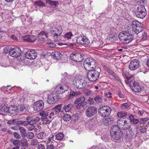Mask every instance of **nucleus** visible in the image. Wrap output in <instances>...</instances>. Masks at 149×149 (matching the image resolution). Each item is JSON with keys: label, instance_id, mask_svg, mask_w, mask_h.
Returning <instances> with one entry per match:
<instances>
[{"label": "nucleus", "instance_id": "1", "mask_svg": "<svg viewBox=\"0 0 149 149\" xmlns=\"http://www.w3.org/2000/svg\"><path fill=\"white\" fill-rule=\"evenodd\" d=\"M117 125L113 126L111 129L110 134L112 137L115 140L120 139L122 136L123 132L119 128L123 130L129 129L132 130L129 123L122 118H120L117 121Z\"/></svg>", "mask_w": 149, "mask_h": 149}, {"label": "nucleus", "instance_id": "2", "mask_svg": "<svg viewBox=\"0 0 149 149\" xmlns=\"http://www.w3.org/2000/svg\"><path fill=\"white\" fill-rule=\"evenodd\" d=\"M118 37L121 41L126 44H128L134 39L133 33H129L128 31L120 32L118 35Z\"/></svg>", "mask_w": 149, "mask_h": 149}, {"label": "nucleus", "instance_id": "3", "mask_svg": "<svg viewBox=\"0 0 149 149\" xmlns=\"http://www.w3.org/2000/svg\"><path fill=\"white\" fill-rule=\"evenodd\" d=\"M101 69L99 68H95L88 70L86 77L88 79L91 81L94 82L96 81L99 78Z\"/></svg>", "mask_w": 149, "mask_h": 149}, {"label": "nucleus", "instance_id": "4", "mask_svg": "<svg viewBox=\"0 0 149 149\" xmlns=\"http://www.w3.org/2000/svg\"><path fill=\"white\" fill-rule=\"evenodd\" d=\"M62 31L63 29L60 26L56 27L53 25L50 28V33L52 34V37L56 42L58 41L59 36L61 35Z\"/></svg>", "mask_w": 149, "mask_h": 149}, {"label": "nucleus", "instance_id": "5", "mask_svg": "<svg viewBox=\"0 0 149 149\" xmlns=\"http://www.w3.org/2000/svg\"><path fill=\"white\" fill-rule=\"evenodd\" d=\"M83 65L84 68L87 70L95 68L96 66L95 61L90 58H87L85 60Z\"/></svg>", "mask_w": 149, "mask_h": 149}, {"label": "nucleus", "instance_id": "6", "mask_svg": "<svg viewBox=\"0 0 149 149\" xmlns=\"http://www.w3.org/2000/svg\"><path fill=\"white\" fill-rule=\"evenodd\" d=\"M111 111V108L108 106H104L100 108L98 110V114L102 117L108 116Z\"/></svg>", "mask_w": 149, "mask_h": 149}, {"label": "nucleus", "instance_id": "7", "mask_svg": "<svg viewBox=\"0 0 149 149\" xmlns=\"http://www.w3.org/2000/svg\"><path fill=\"white\" fill-rule=\"evenodd\" d=\"M135 14L136 17L138 18L141 19L144 18L146 15V11L144 6L143 5L139 6L135 11Z\"/></svg>", "mask_w": 149, "mask_h": 149}, {"label": "nucleus", "instance_id": "8", "mask_svg": "<svg viewBox=\"0 0 149 149\" xmlns=\"http://www.w3.org/2000/svg\"><path fill=\"white\" fill-rule=\"evenodd\" d=\"M129 85L132 90L136 93H139L141 92L142 88L141 85H140L138 82H136L134 80L130 81Z\"/></svg>", "mask_w": 149, "mask_h": 149}, {"label": "nucleus", "instance_id": "9", "mask_svg": "<svg viewBox=\"0 0 149 149\" xmlns=\"http://www.w3.org/2000/svg\"><path fill=\"white\" fill-rule=\"evenodd\" d=\"M76 42L77 43L80 44L84 46L89 45L90 43V41L88 38L82 34L77 37Z\"/></svg>", "mask_w": 149, "mask_h": 149}, {"label": "nucleus", "instance_id": "10", "mask_svg": "<svg viewBox=\"0 0 149 149\" xmlns=\"http://www.w3.org/2000/svg\"><path fill=\"white\" fill-rule=\"evenodd\" d=\"M97 109L95 106L88 107L85 111V114L88 117L90 118L94 116L97 113Z\"/></svg>", "mask_w": 149, "mask_h": 149}, {"label": "nucleus", "instance_id": "11", "mask_svg": "<svg viewBox=\"0 0 149 149\" xmlns=\"http://www.w3.org/2000/svg\"><path fill=\"white\" fill-rule=\"evenodd\" d=\"M44 107V103L43 101L39 100L33 103V108L34 111H38L42 110Z\"/></svg>", "mask_w": 149, "mask_h": 149}, {"label": "nucleus", "instance_id": "12", "mask_svg": "<svg viewBox=\"0 0 149 149\" xmlns=\"http://www.w3.org/2000/svg\"><path fill=\"white\" fill-rule=\"evenodd\" d=\"M21 50L19 47L10 49L9 51V54L13 57H17L20 56L21 55Z\"/></svg>", "mask_w": 149, "mask_h": 149}, {"label": "nucleus", "instance_id": "13", "mask_svg": "<svg viewBox=\"0 0 149 149\" xmlns=\"http://www.w3.org/2000/svg\"><path fill=\"white\" fill-rule=\"evenodd\" d=\"M84 55L79 53L72 54L70 55V58L72 60L76 62H80L83 59Z\"/></svg>", "mask_w": 149, "mask_h": 149}, {"label": "nucleus", "instance_id": "14", "mask_svg": "<svg viewBox=\"0 0 149 149\" xmlns=\"http://www.w3.org/2000/svg\"><path fill=\"white\" fill-rule=\"evenodd\" d=\"M25 56L28 59H35L37 56V53L33 49L28 50L26 51L24 54Z\"/></svg>", "mask_w": 149, "mask_h": 149}, {"label": "nucleus", "instance_id": "15", "mask_svg": "<svg viewBox=\"0 0 149 149\" xmlns=\"http://www.w3.org/2000/svg\"><path fill=\"white\" fill-rule=\"evenodd\" d=\"M68 89V86L65 84L58 85L56 89V91L58 93L61 94L65 92H67Z\"/></svg>", "mask_w": 149, "mask_h": 149}, {"label": "nucleus", "instance_id": "16", "mask_svg": "<svg viewBox=\"0 0 149 149\" xmlns=\"http://www.w3.org/2000/svg\"><path fill=\"white\" fill-rule=\"evenodd\" d=\"M139 61L136 59L131 61L129 65V69L131 70H134L137 69L139 66Z\"/></svg>", "mask_w": 149, "mask_h": 149}, {"label": "nucleus", "instance_id": "17", "mask_svg": "<svg viewBox=\"0 0 149 149\" xmlns=\"http://www.w3.org/2000/svg\"><path fill=\"white\" fill-rule=\"evenodd\" d=\"M74 84L76 87L77 88L82 89L86 87L87 82L84 80H76L75 83Z\"/></svg>", "mask_w": 149, "mask_h": 149}, {"label": "nucleus", "instance_id": "18", "mask_svg": "<svg viewBox=\"0 0 149 149\" xmlns=\"http://www.w3.org/2000/svg\"><path fill=\"white\" fill-rule=\"evenodd\" d=\"M59 99V97L58 96H55L53 94H51L48 96L47 101L48 103L52 104L57 101Z\"/></svg>", "mask_w": 149, "mask_h": 149}, {"label": "nucleus", "instance_id": "19", "mask_svg": "<svg viewBox=\"0 0 149 149\" xmlns=\"http://www.w3.org/2000/svg\"><path fill=\"white\" fill-rule=\"evenodd\" d=\"M18 111L17 107L15 106H10L8 107V113L12 116H15L17 113Z\"/></svg>", "mask_w": 149, "mask_h": 149}, {"label": "nucleus", "instance_id": "20", "mask_svg": "<svg viewBox=\"0 0 149 149\" xmlns=\"http://www.w3.org/2000/svg\"><path fill=\"white\" fill-rule=\"evenodd\" d=\"M46 3L48 4L49 6H52L53 8H54L57 6L59 3L58 1H52L51 0H46Z\"/></svg>", "mask_w": 149, "mask_h": 149}, {"label": "nucleus", "instance_id": "21", "mask_svg": "<svg viewBox=\"0 0 149 149\" xmlns=\"http://www.w3.org/2000/svg\"><path fill=\"white\" fill-rule=\"evenodd\" d=\"M47 32L42 31L38 34V37L39 40H42L44 39L47 38Z\"/></svg>", "mask_w": 149, "mask_h": 149}, {"label": "nucleus", "instance_id": "22", "mask_svg": "<svg viewBox=\"0 0 149 149\" xmlns=\"http://www.w3.org/2000/svg\"><path fill=\"white\" fill-rule=\"evenodd\" d=\"M36 37L34 36L29 35L25 36L24 40L27 42H33L36 40Z\"/></svg>", "mask_w": 149, "mask_h": 149}, {"label": "nucleus", "instance_id": "23", "mask_svg": "<svg viewBox=\"0 0 149 149\" xmlns=\"http://www.w3.org/2000/svg\"><path fill=\"white\" fill-rule=\"evenodd\" d=\"M8 107L4 104H2L0 106V113L4 114L8 113Z\"/></svg>", "mask_w": 149, "mask_h": 149}, {"label": "nucleus", "instance_id": "24", "mask_svg": "<svg viewBox=\"0 0 149 149\" xmlns=\"http://www.w3.org/2000/svg\"><path fill=\"white\" fill-rule=\"evenodd\" d=\"M124 76L126 78V80H125V81L126 84H129L130 81H131V79L133 77V75L130 74L127 71L125 72L124 73Z\"/></svg>", "mask_w": 149, "mask_h": 149}, {"label": "nucleus", "instance_id": "25", "mask_svg": "<svg viewBox=\"0 0 149 149\" xmlns=\"http://www.w3.org/2000/svg\"><path fill=\"white\" fill-rule=\"evenodd\" d=\"M51 56L53 58L56 60H59L61 58L62 55L59 52H52L51 54Z\"/></svg>", "mask_w": 149, "mask_h": 149}, {"label": "nucleus", "instance_id": "26", "mask_svg": "<svg viewBox=\"0 0 149 149\" xmlns=\"http://www.w3.org/2000/svg\"><path fill=\"white\" fill-rule=\"evenodd\" d=\"M129 119L130 122L134 125L137 124L140 120L137 119H135L134 117L132 115H130L129 117Z\"/></svg>", "mask_w": 149, "mask_h": 149}, {"label": "nucleus", "instance_id": "27", "mask_svg": "<svg viewBox=\"0 0 149 149\" xmlns=\"http://www.w3.org/2000/svg\"><path fill=\"white\" fill-rule=\"evenodd\" d=\"M10 141L13 143L14 146H19L22 144V141H21L17 139H11Z\"/></svg>", "mask_w": 149, "mask_h": 149}, {"label": "nucleus", "instance_id": "28", "mask_svg": "<svg viewBox=\"0 0 149 149\" xmlns=\"http://www.w3.org/2000/svg\"><path fill=\"white\" fill-rule=\"evenodd\" d=\"M62 105L61 104L56 105L53 109V110L54 111L56 114H59L60 112L61 109Z\"/></svg>", "mask_w": 149, "mask_h": 149}, {"label": "nucleus", "instance_id": "29", "mask_svg": "<svg viewBox=\"0 0 149 149\" xmlns=\"http://www.w3.org/2000/svg\"><path fill=\"white\" fill-rule=\"evenodd\" d=\"M19 130L20 132V134L22 137L23 138H25L26 135V134L25 129L23 127L19 126Z\"/></svg>", "mask_w": 149, "mask_h": 149}, {"label": "nucleus", "instance_id": "30", "mask_svg": "<svg viewBox=\"0 0 149 149\" xmlns=\"http://www.w3.org/2000/svg\"><path fill=\"white\" fill-rule=\"evenodd\" d=\"M41 120L43 121V124L44 125L49 124L51 122L52 120L49 118L48 116L47 117H45L44 118L41 119Z\"/></svg>", "mask_w": 149, "mask_h": 149}, {"label": "nucleus", "instance_id": "31", "mask_svg": "<svg viewBox=\"0 0 149 149\" xmlns=\"http://www.w3.org/2000/svg\"><path fill=\"white\" fill-rule=\"evenodd\" d=\"M64 137V134L62 132H58L55 135V139L58 140H62Z\"/></svg>", "mask_w": 149, "mask_h": 149}, {"label": "nucleus", "instance_id": "32", "mask_svg": "<svg viewBox=\"0 0 149 149\" xmlns=\"http://www.w3.org/2000/svg\"><path fill=\"white\" fill-rule=\"evenodd\" d=\"M46 133L43 132L39 133L37 135V137L39 139H43L46 137Z\"/></svg>", "mask_w": 149, "mask_h": 149}, {"label": "nucleus", "instance_id": "33", "mask_svg": "<svg viewBox=\"0 0 149 149\" xmlns=\"http://www.w3.org/2000/svg\"><path fill=\"white\" fill-rule=\"evenodd\" d=\"M128 113L127 112L124 111H120L117 113V116L119 117H124L123 118L125 119L126 118L125 116H127Z\"/></svg>", "mask_w": 149, "mask_h": 149}, {"label": "nucleus", "instance_id": "34", "mask_svg": "<svg viewBox=\"0 0 149 149\" xmlns=\"http://www.w3.org/2000/svg\"><path fill=\"white\" fill-rule=\"evenodd\" d=\"M28 107L27 105L21 104L19 106L18 109L20 111L26 112L28 110Z\"/></svg>", "mask_w": 149, "mask_h": 149}, {"label": "nucleus", "instance_id": "35", "mask_svg": "<svg viewBox=\"0 0 149 149\" xmlns=\"http://www.w3.org/2000/svg\"><path fill=\"white\" fill-rule=\"evenodd\" d=\"M73 106V104L71 103H70L68 105H65L63 107V109L65 112L69 111Z\"/></svg>", "mask_w": 149, "mask_h": 149}, {"label": "nucleus", "instance_id": "36", "mask_svg": "<svg viewBox=\"0 0 149 149\" xmlns=\"http://www.w3.org/2000/svg\"><path fill=\"white\" fill-rule=\"evenodd\" d=\"M85 100V98L83 96H81L80 97L77 98L75 102H74V104H77L78 103H83L85 102L84 101Z\"/></svg>", "mask_w": 149, "mask_h": 149}, {"label": "nucleus", "instance_id": "37", "mask_svg": "<svg viewBox=\"0 0 149 149\" xmlns=\"http://www.w3.org/2000/svg\"><path fill=\"white\" fill-rule=\"evenodd\" d=\"M40 118L38 117H37L35 118L33 120H31L29 121V124H33L35 125L37 124L38 123L39 121L40 120Z\"/></svg>", "mask_w": 149, "mask_h": 149}, {"label": "nucleus", "instance_id": "38", "mask_svg": "<svg viewBox=\"0 0 149 149\" xmlns=\"http://www.w3.org/2000/svg\"><path fill=\"white\" fill-rule=\"evenodd\" d=\"M34 3L36 6L40 7H42L45 5V3L40 1L34 2Z\"/></svg>", "mask_w": 149, "mask_h": 149}, {"label": "nucleus", "instance_id": "39", "mask_svg": "<svg viewBox=\"0 0 149 149\" xmlns=\"http://www.w3.org/2000/svg\"><path fill=\"white\" fill-rule=\"evenodd\" d=\"M63 119L65 121H69L71 119V116L70 114H65L63 117Z\"/></svg>", "mask_w": 149, "mask_h": 149}, {"label": "nucleus", "instance_id": "40", "mask_svg": "<svg viewBox=\"0 0 149 149\" xmlns=\"http://www.w3.org/2000/svg\"><path fill=\"white\" fill-rule=\"evenodd\" d=\"M140 25V23L137 21H134L132 22V25L133 28H138L139 26H141Z\"/></svg>", "mask_w": 149, "mask_h": 149}, {"label": "nucleus", "instance_id": "41", "mask_svg": "<svg viewBox=\"0 0 149 149\" xmlns=\"http://www.w3.org/2000/svg\"><path fill=\"white\" fill-rule=\"evenodd\" d=\"M142 30V28L141 26H139L138 28H133L132 32H134L136 34H138Z\"/></svg>", "mask_w": 149, "mask_h": 149}, {"label": "nucleus", "instance_id": "42", "mask_svg": "<svg viewBox=\"0 0 149 149\" xmlns=\"http://www.w3.org/2000/svg\"><path fill=\"white\" fill-rule=\"evenodd\" d=\"M40 115L41 116V119H42L48 116L49 114L47 111H42L40 113Z\"/></svg>", "mask_w": 149, "mask_h": 149}, {"label": "nucleus", "instance_id": "43", "mask_svg": "<svg viewBox=\"0 0 149 149\" xmlns=\"http://www.w3.org/2000/svg\"><path fill=\"white\" fill-rule=\"evenodd\" d=\"M72 36L71 32H69L66 33L63 36L65 40H68L71 38V37Z\"/></svg>", "mask_w": 149, "mask_h": 149}, {"label": "nucleus", "instance_id": "44", "mask_svg": "<svg viewBox=\"0 0 149 149\" xmlns=\"http://www.w3.org/2000/svg\"><path fill=\"white\" fill-rule=\"evenodd\" d=\"M149 120V118L148 117L141 118L140 119L139 123L141 125H142L144 124Z\"/></svg>", "mask_w": 149, "mask_h": 149}, {"label": "nucleus", "instance_id": "45", "mask_svg": "<svg viewBox=\"0 0 149 149\" xmlns=\"http://www.w3.org/2000/svg\"><path fill=\"white\" fill-rule=\"evenodd\" d=\"M111 75L113 77V78L116 81L118 82H120V79L119 77L114 72H113L112 74H111Z\"/></svg>", "mask_w": 149, "mask_h": 149}, {"label": "nucleus", "instance_id": "46", "mask_svg": "<svg viewBox=\"0 0 149 149\" xmlns=\"http://www.w3.org/2000/svg\"><path fill=\"white\" fill-rule=\"evenodd\" d=\"M102 67L110 75L112 74V73L114 71L111 70L110 68L108 67L107 66L105 65H103Z\"/></svg>", "mask_w": 149, "mask_h": 149}, {"label": "nucleus", "instance_id": "47", "mask_svg": "<svg viewBox=\"0 0 149 149\" xmlns=\"http://www.w3.org/2000/svg\"><path fill=\"white\" fill-rule=\"evenodd\" d=\"M139 130L140 132L142 133H144L146 132L147 131V129L145 126H142L141 125L138 127Z\"/></svg>", "mask_w": 149, "mask_h": 149}, {"label": "nucleus", "instance_id": "48", "mask_svg": "<svg viewBox=\"0 0 149 149\" xmlns=\"http://www.w3.org/2000/svg\"><path fill=\"white\" fill-rule=\"evenodd\" d=\"M26 136L29 139H31L34 136V133L32 132H28L26 133Z\"/></svg>", "mask_w": 149, "mask_h": 149}, {"label": "nucleus", "instance_id": "49", "mask_svg": "<svg viewBox=\"0 0 149 149\" xmlns=\"http://www.w3.org/2000/svg\"><path fill=\"white\" fill-rule=\"evenodd\" d=\"M86 102L83 103H78L77 104L76 106V108L77 109H79L80 108L83 107L86 104Z\"/></svg>", "mask_w": 149, "mask_h": 149}, {"label": "nucleus", "instance_id": "50", "mask_svg": "<svg viewBox=\"0 0 149 149\" xmlns=\"http://www.w3.org/2000/svg\"><path fill=\"white\" fill-rule=\"evenodd\" d=\"M95 100L97 103H100L102 101V99L99 96H97L94 98Z\"/></svg>", "mask_w": 149, "mask_h": 149}, {"label": "nucleus", "instance_id": "51", "mask_svg": "<svg viewBox=\"0 0 149 149\" xmlns=\"http://www.w3.org/2000/svg\"><path fill=\"white\" fill-rule=\"evenodd\" d=\"M38 142L37 140L35 139H33L31 140V145L32 146H35L38 144Z\"/></svg>", "mask_w": 149, "mask_h": 149}, {"label": "nucleus", "instance_id": "52", "mask_svg": "<svg viewBox=\"0 0 149 149\" xmlns=\"http://www.w3.org/2000/svg\"><path fill=\"white\" fill-rule=\"evenodd\" d=\"M84 93L86 96L90 95L91 94V91L90 90L86 89L84 91Z\"/></svg>", "mask_w": 149, "mask_h": 149}, {"label": "nucleus", "instance_id": "53", "mask_svg": "<svg viewBox=\"0 0 149 149\" xmlns=\"http://www.w3.org/2000/svg\"><path fill=\"white\" fill-rule=\"evenodd\" d=\"M147 36V34L145 32H142V35L141 36V39L142 40H145L146 39Z\"/></svg>", "mask_w": 149, "mask_h": 149}, {"label": "nucleus", "instance_id": "54", "mask_svg": "<svg viewBox=\"0 0 149 149\" xmlns=\"http://www.w3.org/2000/svg\"><path fill=\"white\" fill-rule=\"evenodd\" d=\"M37 149H45V146L42 143L39 144L37 147Z\"/></svg>", "mask_w": 149, "mask_h": 149}, {"label": "nucleus", "instance_id": "55", "mask_svg": "<svg viewBox=\"0 0 149 149\" xmlns=\"http://www.w3.org/2000/svg\"><path fill=\"white\" fill-rule=\"evenodd\" d=\"M112 94L110 92H107V93H105L104 95L105 96L108 98H110L112 97L111 95Z\"/></svg>", "mask_w": 149, "mask_h": 149}, {"label": "nucleus", "instance_id": "56", "mask_svg": "<svg viewBox=\"0 0 149 149\" xmlns=\"http://www.w3.org/2000/svg\"><path fill=\"white\" fill-rule=\"evenodd\" d=\"M128 107L129 106L127 103H126L122 104L121 106V107L123 109H126L128 108Z\"/></svg>", "mask_w": 149, "mask_h": 149}, {"label": "nucleus", "instance_id": "57", "mask_svg": "<svg viewBox=\"0 0 149 149\" xmlns=\"http://www.w3.org/2000/svg\"><path fill=\"white\" fill-rule=\"evenodd\" d=\"M29 125L28 127V129L29 131H31L33 130L35 127V126L33 124H29Z\"/></svg>", "mask_w": 149, "mask_h": 149}, {"label": "nucleus", "instance_id": "58", "mask_svg": "<svg viewBox=\"0 0 149 149\" xmlns=\"http://www.w3.org/2000/svg\"><path fill=\"white\" fill-rule=\"evenodd\" d=\"M13 135L14 136V137L17 139H19L21 137L20 135L18 133H17V132H14Z\"/></svg>", "mask_w": 149, "mask_h": 149}, {"label": "nucleus", "instance_id": "59", "mask_svg": "<svg viewBox=\"0 0 149 149\" xmlns=\"http://www.w3.org/2000/svg\"><path fill=\"white\" fill-rule=\"evenodd\" d=\"M68 94L67 95L69 96V97H70L71 96H75V92H74V91H71V92L70 94H69V93L68 92Z\"/></svg>", "mask_w": 149, "mask_h": 149}, {"label": "nucleus", "instance_id": "60", "mask_svg": "<svg viewBox=\"0 0 149 149\" xmlns=\"http://www.w3.org/2000/svg\"><path fill=\"white\" fill-rule=\"evenodd\" d=\"M54 112H52L49 115H48L49 118L52 120L54 118Z\"/></svg>", "mask_w": 149, "mask_h": 149}, {"label": "nucleus", "instance_id": "61", "mask_svg": "<svg viewBox=\"0 0 149 149\" xmlns=\"http://www.w3.org/2000/svg\"><path fill=\"white\" fill-rule=\"evenodd\" d=\"M29 124V121H22V125L26 126Z\"/></svg>", "mask_w": 149, "mask_h": 149}, {"label": "nucleus", "instance_id": "62", "mask_svg": "<svg viewBox=\"0 0 149 149\" xmlns=\"http://www.w3.org/2000/svg\"><path fill=\"white\" fill-rule=\"evenodd\" d=\"M16 120L15 119H13L12 120H9L7 122V123L9 125H12L13 124L15 123Z\"/></svg>", "mask_w": 149, "mask_h": 149}, {"label": "nucleus", "instance_id": "63", "mask_svg": "<svg viewBox=\"0 0 149 149\" xmlns=\"http://www.w3.org/2000/svg\"><path fill=\"white\" fill-rule=\"evenodd\" d=\"M118 95L120 98H123L124 97V95L119 90L118 91Z\"/></svg>", "mask_w": 149, "mask_h": 149}, {"label": "nucleus", "instance_id": "64", "mask_svg": "<svg viewBox=\"0 0 149 149\" xmlns=\"http://www.w3.org/2000/svg\"><path fill=\"white\" fill-rule=\"evenodd\" d=\"M47 149H55L54 147L52 145H48Z\"/></svg>", "mask_w": 149, "mask_h": 149}]
</instances>
